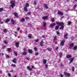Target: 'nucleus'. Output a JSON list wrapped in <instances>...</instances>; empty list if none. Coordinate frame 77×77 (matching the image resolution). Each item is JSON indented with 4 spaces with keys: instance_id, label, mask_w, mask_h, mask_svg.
I'll return each instance as SVG.
<instances>
[{
    "instance_id": "1",
    "label": "nucleus",
    "mask_w": 77,
    "mask_h": 77,
    "mask_svg": "<svg viewBox=\"0 0 77 77\" xmlns=\"http://www.w3.org/2000/svg\"><path fill=\"white\" fill-rule=\"evenodd\" d=\"M10 3L11 4V7L13 8H14V7L15 6V1H12Z\"/></svg>"
},
{
    "instance_id": "2",
    "label": "nucleus",
    "mask_w": 77,
    "mask_h": 77,
    "mask_svg": "<svg viewBox=\"0 0 77 77\" xmlns=\"http://www.w3.org/2000/svg\"><path fill=\"white\" fill-rule=\"evenodd\" d=\"M64 75H67V76H68V77H69V75H70V74H69V73L66 72H64Z\"/></svg>"
},
{
    "instance_id": "3",
    "label": "nucleus",
    "mask_w": 77,
    "mask_h": 77,
    "mask_svg": "<svg viewBox=\"0 0 77 77\" xmlns=\"http://www.w3.org/2000/svg\"><path fill=\"white\" fill-rule=\"evenodd\" d=\"M57 24L58 25H60V26H63L64 24V23L63 22L59 23V22H57Z\"/></svg>"
},
{
    "instance_id": "4",
    "label": "nucleus",
    "mask_w": 77,
    "mask_h": 77,
    "mask_svg": "<svg viewBox=\"0 0 77 77\" xmlns=\"http://www.w3.org/2000/svg\"><path fill=\"white\" fill-rule=\"evenodd\" d=\"M58 14H60L61 15H63V13L59 11H58Z\"/></svg>"
},
{
    "instance_id": "5",
    "label": "nucleus",
    "mask_w": 77,
    "mask_h": 77,
    "mask_svg": "<svg viewBox=\"0 0 77 77\" xmlns=\"http://www.w3.org/2000/svg\"><path fill=\"white\" fill-rule=\"evenodd\" d=\"M48 18V16H46L43 17H42V19L43 20H46V19H47Z\"/></svg>"
},
{
    "instance_id": "6",
    "label": "nucleus",
    "mask_w": 77,
    "mask_h": 77,
    "mask_svg": "<svg viewBox=\"0 0 77 77\" xmlns=\"http://www.w3.org/2000/svg\"><path fill=\"white\" fill-rule=\"evenodd\" d=\"M69 60H70V63H71V62H72L74 60V58H71Z\"/></svg>"
},
{
    "instance_id": "7",
    "label": "nucleus",
    "mask_w": 77,
    "mask_h": 77,
    "mask_svg": "<svg viewBox=\"0 0 77 77\" xmlns=\"http://www.w3.org/2000/svg\"><path fill=\"white\" fill-rule=\"evenodd\" d=\"M9 21H10V19H6L5 20V23H8V22H9Z\"/></svg>"
},
{
    "instance_id": "8",
    "label": "nucleus",
    "mask_w": 77,
    "mask_h": 77,
    "mask_svg": "<svg viewBox=\"0 0 77 77\" xmlns=\"http://www.w3.org/2000/svg\"><path fill=\"white\" fill-rule=\"evenodd\" d=\"M24 10L25 12H27L28 11V10H27V7H25L24 8Z\"/></svg>"
},
{
    "instance_id": "9",
    "label": "nucleus",
    "mask_w": 77,
    "mask_h": 77,
    "mask_svg": "<svg viewBox=\"0 0 77 77\" xmlns=\"http://www.w3.org/2000/svg\"><path fill=\"white\" fill-rule=\"evenodd\" d=\"M56 25V24L54 23L52 24L51 25H50V27H52V26H54Z\"/></svg>"
},
{
    "instance_id": "10",
    "label": "nucleus",
    "mask_w": 77,
    "mask_h": 77,
    "mask_svg": "<svg viewBox=\"0 0 77 77\" xmlns=\"http://www.w3.org/2000/svg\"><path fill=\"white\" fill-rule=\"evenodd\" d=\"M64 42H65V41L61 42L60 43V45L62 46L63 45Z\"/></svg>"
},
{
    "instance_id": "11",
    "label": "nucleus",
    "mask_w": 77,
    "mask_h": 77,
    "mask_svg": "<svg viewBox=\"0 0 77 77\" xmlns=\"http://www.w3.org/2000/svg\"><path fill=\"white\" fill-rule=\"evenodd\" d=\"M71 56L70 55H68L66 56V58L67 59H69V58H71Z\"/></svg>"
},
{
    "instance_id": "12",
    "label": "nucleus",
    "mask_w": 77,
    "mask_h": 77,
    "mask_svg": "<svg viewBox=\"0 0 77 77\" xmlns=\"http://www.w3.org/2000/svg\"><path fill=\"white\" fill-rule=\"evenodd\" d=\"M11 22H12V24H13L14 25V24H15L14 23H15V21H14V20L13 19H11Z\"/></svg>"
},
{
    "instance_id": "13",
    "label": "nucleus",
    "mask_w": 77,
    "mask_h": 77,
    "mask_svg": "<svg viewBox=\"0 0 77 77\" xmlns=\"http://www.w3.org/2000/svg\"><path fill=\"white\" fill-rule=\"evenodd\" d=\"M67 34H64V37L66 39H68V37H66L67 36Z\"/></svg>"
},
{
    "instance_id": "14",
    "label": "nucleus",
    "mask_w": 77,
    "mask_h": 77,
    "mask_svg": "<svg viewBox=\"0 0 77 77\" xmlns=\"http://www.w3.org/2000/svg\"><path fill=\"white\" fill-rule=\"evenodd\" d=\"M27 69H30V71H32V69L30 68L29 66H28L27 67Z\"/></svg>"
},
{
    "instance_id": "15",
    "label": "nucleus",
    "mask_w": 77,
    "mask_h": 77,
    "mask_svg": "<svg viewBox=\"0 0 77 77\" xmlns=\"http://www.w3.org/2000/svg\"><path fill=\"white\" fill-rule=\"evenodd\" d=\"M77 48V46L76 45L74 47L73 50H76Z\"/></svg>"
},
{
    "instance_id": "16",
    "label": "nucleus",
    "mask_w": 77,
    "mask_h": 77,
    "mask_svg": "<svg viewBox=\"0 0 77 77\" xmlns=\"http://www.w3.org/2000/svg\"><path fill=\"white\" fill-rule=\"evenodd\" d=\"M73 46H74V44H73V43H72L70 45V47H72Z\"/></svg>"
},
{
    "instance_id": "17",
    "label": "nucleus",
    "mask_w": 77,
    "mask_h": 77,
    "mask_svg": "<svg viewBox=\"0 0 77 77\" xmlns=\"http://www.w3.org/2000/svg\"><path fill=\"white\" fill-rule=\"evenodd\" d=\"M59 26H56L55 27V30H58V29H59Z\"/></svg>"
},
{
    "instance_id": "18",
    "label": "nucleus",
    "mask_w": 77,
    "mask_h": 77,
    "mask_svg": "<svg viewBox=\"0 0 77 77\" xmlns=\"http://www.w3.org/2000/svg\"><path fill=\"white\" fill-rule=\"evenodd\" d=\"M43 62L44 63V64H45L47 62V61L46 60H44L43 61Z\"/></svg>"
},
{
    "instance_id": "19",
    "label": "nucleus",
    "mask_w": 77,
    "mask_h": 77,
    "mask_svg": "<svg viewBox=\"0 0 77 77\" xmlns=\"http://www.w3.org/2000/svg\"><path fill=\"white\" fill-rule=\"evenodd\" d=\"M16 47L18 48V47H19V44H18V43H16Z\"/></svg>"
},
{
    "instance_id": "20",
    "label": "nucleus",
    "mask_w": 77,
    "mask_h": 77,
    "mask_svg": "<svg viewBox=\"0 0 77 77\" xmlns=\"http://www.w3.org/2000/svg\"><path fill=\"white\" fill-rule=\"evenodd\" d=\"M25 6L26 8H28V7H29V4H28V3H26Z\"/></svg>"
},
{
    "instance_id": "21",
    "label": "nucleus",
    "mask_w": 77,
    "mask_h": 77,
    "mask_svg": "<svg viewBox=\"0 0 77 77\" xmlns=\"http://www.w3.org/2000/svg\"><path fill=\"white\" fill-rule=\"evenodd\" d=\"M22 53L23 55H26V54H27V52H23V53Z\"/></svg>"
},
{
    "instance_id": "22",
    "label": "nucleus",
    "mask_w": 77,
    "mask_h": 77,
    "mask_svg": "<svg viewBox=\"0 0 77 77\" xmlns=\"http://www.w3.org/2000/svg\"><path fill=\"white\" fill-rule=\"evenodd\" d=\"M47 50H48V51H51V50H52V48L49 49L48 48H47Z\"/></svg>"
},
{
    "instance_id": "23",
    "label": "nucleus",
    "mask_w": 77,
    "mask_h": 77,
    "mask_svg": "<svg viewBox=\"0 0 77 77\" xmlns=\"http://www.w3.org/2000/svg\"><path fill=\"white\" fill-rule=\"evenodd\" d=\"M28 51L29 52V53H32V50H30V49H29L28 50Z\"/></svg>"
},
{
    "instance_id": "24",
    "label": "nucleus",
    "mask_w": 77,
    "mask_h": 77,
    "mask_svg": "<svg viewBox=\"0 0 77 77\" xmlns=\"http://www.w3.org/2000/svg\"><path fill=\"white\" fill-rule=\"evenodd\" d=\"M11 66L12 67H15L16 66L15 64H11Z\"/></svg>"
},
{
    "instance_id": "25",
    "label": "nucleus",
    "mask_w": 77,
    "mask_h": 77,
    "mask_svg": "<svg viewBox=\"0 0 77 77\" xmlns=\"http://www.w3.org/2000/svg\"><path fill=\"white\" fill-rule=\"evenodd\" d=\"M13 53L14 54H15V55L16 56H17V53H16V52H15V51H14Z\"/></svg>"
},
{
    "instance_id": "26",
    "label": "nucleus",
    "mask_w": 77,
    "mask_h": 77,
    "mask_svg": "<svg viewBox=\"0 0 77 77\" xmlns=\"http://www.w3.org/2000/svg\"><path fill=\"white\" fill-rule=\"evenodd\" d=\"M13 14H14V15H15V17H17V13H14Z\"/></svg>"
},
{
    "instance_id": "27",
    "label": "nucleus",
    "mask_w": 77,
    "mask_h": 77,
    "mask_svg": "<svg viewBox=\"0 0 77 77\" xmlns=\"http://www.w3.org/2000/svg\"><path fill=\"white\" fill-rule=\"evenodd\" d=\"M44 6L45 7V8H46V9H48V7H47V4L45 5Z\"/></svg>"
},
{
    "instance_id": "28",
    "label": "nucleus",
    "mask_w": 77,
    "mask_h": 77,
    "mask_svg": "<svg viewBox=\"0 0 77 77\" xmlns=\"http://www.w3.org/2000/svg\"><path fill=\"white\" fill-rule=\"evenodd\" d=\"M3 8H0V12L3 11Z\"/></svg>"
},
{
    "instance_id": "29",
    "label": "nucleus",
    "mask_w": 77,
    "mask_h": 77,
    "mask_svg": "<svg viewBox=\"0 0 77 77\" xmlns=\"http://www.w3.org/2000/svg\"><path fill=\"white\" fill-rule=\"evenodd\" d=\"M46 25V23L45 22L43 23V26L44 27H45V26Z\"/></svg>"
},
{
    "instance_id": "30",
    "label": "nucleus",
    "mask_w": 77,
    "mask_h": 77,
    "mask_svg": "<svg viewBox=\"0 0 77 77\" xmlns=\"http://www.w3.org/2000/svg\"><path fill=\"white\" fill-rule=\"evenodd\" d=\"M63 28H64V26H61V27L60 28V29L61 30V29H63Z\"/></svg>"
},
{
    "instance_id": "31",
    "label": "nucleus",
    "mask_w": 77,
    "mask_h": 77,
    "mask_svg": "<svg viewBox=\"0 0 77 77\" xmlns=\"http://www.w3.org/2000/svg\"><path fill=\"white\" fill-rule=\"evenodd\" d=\"M62 53H60V57H62Z\"/></svg>"
},
{
    "instance_id": "32",
    "label": "nucleus",
    "mask_w": 77,
    "mask_h": 77,
    "mask_svg": "<svg viewBox=\"0 0 77 77\" xmlns=\"http://www.w3.org/2000/svg\"><path fill=\"white\" fill-rule=\"evenodd\" d=\"M52 22H54V19L53 18L52 19H51Z\"/></svg>"
},
{
    "instance_id": "33",
    "label": "nucleus",
    "mask_w": 77,
    "mask_h": 77,
    "mask_svg": "<svg viewBox=\"0 0 77 77\" xmlns=\"http://www.w3.org/2000/svg\"><path fill=\"white\" fill-rule=\"evenodd\" d=\"M4 32H7V29H4Z\"/></svg>"
},
{
    "instance_id": "34",
    "label": "nucleus",
    "mask_w": 77,
    "mask_h": 77,
    "mask_svg": "<svg viewBox=\"0 0 77 77\" xmlns=\"http://www.w3.org/2000/svg\"><path fill=\"white\" fill-rule=\"evenodd\" d=\"M24 20H25L24 18H23L21 20V21H24Z\"/></svg>"
},
{
    "instance_id": "35",
    "label": "nucleus",
    "mask_w": 77,
    "mask_h": 77,
    "mask_svg": "<svg viewBox=\"0 0 77 77\" xmlns=\"http://www.w3.org/2000/svg\"><path fill=\"white\" fill-rule=\"evenodd\" d=\"M35 54L36 55H38V54H39L38 52H36L35 53Z\"/></svg>"
},
{
    "instance_id": "36",
    "label": "nucleus",
    "mask_w": 77,
    "mask_h": 77,
    "mask_svg": "<svg viewBox=\"0 0 77 77\" xmlns=\"http://www.w3.org/2000/svg\"><path fill=\"white\" fill-rule=\"evenodd\" d=\"M34 50H35V51H37V48H34Z\"/></svg>"
},
{
    "instance_id": "37",
    "label": "nucleus",
    "mask_w": 77,
    "mask_h": 77,
    "mask_svg": "<svg viewBox=\"0 0 77 77\" xmlns=\"http://www.w3.org/2000/svg\"><path fill=\"white\" fill-rule=\"evenodd\" d=\"M72 71H74V67H72Z\"/></svg>"
},
{
    "instance_id": "38",
    "label": "nucleus",
    "mask_w": 77,
    "mask_h": 77,
    "mask_svg": "<svg viewBox=\"0 0 77 77\" xmlns=\"http://www.w3.org/2000/svg\"><path fill=\"white\" fill-rule=\"evenodd\" d=\"M40 45H41V46H42V42L40 43Z\"/></svg>"
},
{
    "instance_id": "39",
    "label": "nucleus",
    "mask_w": 77,
    "mask_h": 77,
    "mask_svg": "<svg viewBox=\"0 0 77 77\" xmlns=\"http://www.w3.org/2000/svg\"><path fill=\"white\" fill-rule=\"evenodd\" d=\"M6 58H7V59H9V56H8V55H7L6 56Z\"/></svg>"
},
{
    "instance_id": "40",
    "label": "nucleus",
    "mask_w": 77,
    "mask_h": 77,
    "mask_svg": "<svg viewBox=\"0 0 77 77\" xmlns=\"http://www.w3.org/2000/svg\"><path fill=\"white\" fill-rule=\"evenodd\" d=\"M11 50V48H8V49L7 50H8V51H10V50Z\"/></svg>"
},
{
    "instance_id": "41",
    "label": "nucleus",
    "mask_w": 77,
    "mask_h": 77,
    "mask_svg": "<svg viewBox=\"0 0 77 77\" xmlns=\"http://www.w3.org/2000/svg\"><path fill=\"white\" fill-rule=\"evenodd\" d=\"M77 6V5L76 4H75L74 5V6L73 7V8H75V7H76Z\"/></svg>"
},
{
    "instance_id": "42",
    "label": "nucleus",
    "mask_w": 77,
    "mask_h": 77,
    "mask_svg": "<svg viewBox=\"0 0 77 77\" xmlns=\"http://www.w3.org/2000/svg\"><path fill=\"white\" fill-rule=\"evenodd\" d=\"M28 37L29 38H30L31 39V38H32V36H31V35H28Z\"/></svg>"
},
{
    "instance_id": "43",
    "label": "nucleus",
    "mask_w": 77,
    "mask_h": 77,
    "mask_svg": "<svg viewBox=\"0 0 77 77\" xmlns=\"http://www.w3.org/2000/svg\"><path fill=\"white\" fill-rule=\"evenodd\" d=\"M56 32L57 35H59V32L58 31H57Z\"/></svg>"
},
{
    "instance_id": "44",
    "label": "nucleus",
    "mask_w": 77,
    "mask_h": 77,
    "mask_svg": "<svg viewBox=\"0 0 77 77\" xmlns=\"http://www.w3.org/2000/svg\"><path fill=\"white\" fill-rule=\"evenodd\" d=\"M13 62H14V63H16V62H15V60H13Z\"/></svg>"
},
{
    "instance_id": "45",
    "label": "nucleus",
    "mask_w": 77,
    "mask_h": 77,
    "mask_svg": "<svg viewBox=\"0 0 77 77\" xmlns=\"http://www.w3.org/2000/svg\"><path fill=\"white\" fill-rule=\"evenodd\" d=\"M71 22H68V25H70V24H71Z\"/></svg>"
},
{
    "instance_id": "46",
    "label": "nucleus",
    "mask_w": 77,
    "mask_h": 77,
    "mask_svg": "<svg viewBox=\"0 0 77 77\" xmlns=\"http://www.w3.org/2000/svg\"><path fill=\"white\" fill-rule=\"evenodd\" d=\"M8 75L9 76V77H11V75L10 73H8Z\"/></svg>"
},
{
    "instance_id": "47",
    "label": "nucleus",
    "mask_w": 77,
    "mask_h": 77,
    "mask_svg": "<svg viewBox=\"0 0 77 77\" xmlns=\"http://www.w3.org/2000/svg\"><path fill=\"white\" fill-rule=\"evenodd\" d=\"M38 41H39V40L38 39H37L35 40V42H37Z\"/></svg>"
},
{
    "instance_id": "48",
    "label": "nucleus",
    "mask_w": 77,
    "mask_h": 77,
    "mask_svg": "<svg viewBox=\"0 0 77 77\" xmlns=\"http://www.w3.org/2000/svg\"><path fill=\"white\" fill-rule=\"evenodd\" d=\"M10 72H14V71L13 70H11Z\"/></svg>"
},
{
    "instance_id": "49",
    "label": "nucleus",
    "mask_w": 77,
    "mask_h": 77,
    "mask_svg": "<svg viewBox=\"0 0 77 77\" xmlns=\"http://www.w3.org/2000/svg\"><path fill=\"white\" fill-rule=\"evenodd\" d=\"M48 66H47V65H45V67L46 68H47Z\"/></svg>"
},
{
    "instance_id": "50",
    "label": "nucleus",
    "mask_w": 77,
    "mask_h": 77,
    "mask_svg": "<svg viewBox=\"0 0 77 77\" xmlns=\"http://www.w3.org/2000/svg\"><path fill=\"white\" fill-rule=\"evenodd\" d=\"M25 18L26 19H29V18L28 17H25Z\"/></svg>"
},
{
    "instance_id": "51",
    "label": "nucleus",
    "mask_w": 77,
    "mask_h": 77,
    "mask_svg": "<svg viewBox=\"0 0 77 77\" xmlns=\"http://www.w3.org/2000/svg\"><path fill=\"white\" fill-rule=\"evenodd\" d=\"M31 13H30V12H29L28 13V15H30V14H31Z\"/></svg>"
},
{
    "instance_id": "52",
    "label": "nucleus",
    "mask_w": 77,
    "mask_h": 77,
    "mask_svg": "<svg viewBox=\"0 0 77 77\" xmlns=\"http://www.w3.org/2000/svg\"><path fill=\"white\" fill-rule=\"evenodd\" d=\"M56 39V36H55L54 38V40H55Z\"/></svg>"
},
{
    "instance_id": "53",
    "label": "nucleus",
    "mask_w": 77,
    "mask_h": 77,
    "mask_svg": "<svg viewBox=\"0 0 77 77\" xmlns=\"http://www.w3.org/2000/svg\"><path fill=\"white\" fill-rule=\"evenodd\" d=\"M4 43H5V44H7V42L6 41H5L4 42Z\"/></svg>"
},
{
    "instance_id": "54",
    "label": "nucleus",
    "mask_w": 77,
    "mask_h": 77,
    "mask_svg": "<svg viewBox=\"0 0 77 77\" xmlns=\"http://www.w3.org/2000/svg\"><path fill=\"white\" fill-rule=\"evenodd\" d=\"M20 28H17V30H20Z\"/></svg>"
},
{
    "instance_id": "55",
    "label": "nucleus",
    "mask_w": 77,
    "mask_h": 77,
    "mask_svg": "<svg viewBox=\"0 0 77 77\" xmlns=\"http://www.w3.org/2000/svg\"><path fill=\"white\" fill-rule=\"evenodd\" d=\"M60 77H63V76L62 75H60Z\"/></svg>"
},
{
    "instance_id": "56",
    "label": "nucleus",
    "mask_w": 77,
    "mask_h": 77,
    "mask_svg": "<svg viewBox=\"0 0 77 77\" xmlns=\"http://www.w3.org/2000/svg\"><path fill=\"white\" fill-rule=\"evenodd\" d=\"M58 47H57V48H56V50H58Z\"/></svg>"
},
{
    "instance_id": "57",
    "label": "nucleus",
    "mask_w": 77,
    "mask_h": 77,
    "mask_svg": "<svg viewBox=\"0 0 77 77\" xmlns=\"http://www.w3.org/2000/svg\"><path fill=\"white\" fill-rule=\"evenodd\" d=\"M34 5H36V2H34Z\"/></svg>"
},
{
    "instance_id": "58",
    "label": "nucleus",
    "mask_w": 77,
    "mask_h": 77,
    "mask_svg": "<svg viewBox=\"0 0 77 77\" xmlns=\"http://www.w3.org/2000/svg\"><path fill=\"white\" fill-rule=\"evenodd\" d=\"M34 66H32V68H33Z\"/></svg>"
},
{
    "instance_id": "59",
    "label": "nucleus",
    "mask_w": 77,
    "mask_h": 77,
    "mask_svg": "<svg viewBox=\"0 0 77 77\" xmlns=\"http://www.w3.org/2000/svg\"><path fill=\"white\" fill-rule=\"evenodd\" d=\"M23 51H26V49L24 48V49H23Z\"/></svg>"
},
{
    "instance_id": "60",
    "label": "nucleus",
    "mask_w": 77,
    "mask_h": 77,
    "mask_svg": "<svg viewBox=\"0 0 77 77\" xmlns=\"http://www.w3.org/2000/svg\"><path fill=\"white\" fill-rule=\"evenodd\" d=\"M27 60H29V58H27Z\"/></svg>"
},
{
    "instance_id": "61",
    "label": "nucleus",
    "mask_w": 77,
    "mask_h": 77,
    "mask_svg": "<svg viewBox=\"0 0 77 77\" xmlns=\"http://www.w3.org/2000/svg\"><path fill=\"white\" fill-rule=\"evenodd\" d=\"M44 36H42V38H44Z\"/></svg>"
},
{
    "instance_id": "62",
    "label": "nucleus",
    "mask_w": 77,
    "mask_h": 77,
    "mask_svg": "<svg viewBox=\"0 0 77 77\" xmlns=\"http://www.w3.org/2000/svg\"><path fill=\"white\" fill-rule=\"evenodd\" d=\"M15 33H17V32H15Z\"/></svg>"
},
{
    "instance_id": "63",
    "label": "nucleus",
    "mask_w": 77,
    "mask_h": 77,
    "mask_svg": "<svg viewBox=\"0 0 77 77\" xmlns=\"http://www.w3.org/2000/svg\"><path fill=\"white\" fill-rule=\"evenodd\" d=\"M75 1H77V0H75Z\"/></svg>"
},
{
    "instance_id": "64",
    "label": "nucleus",
    "mask_w": 77,
    "mask_h": 77,
    "mask_svg": "<svg viewBox=\"0 0 77 77\" xmlns=\"http://www.w3.org/2000/svg\"><path fill=\"white\" fill-rule=\"evenodd\" d=\"M14 77H17L16 76H14Z\"/></svg>"
}]
</instances>
